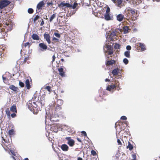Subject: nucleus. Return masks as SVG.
Masks as SVG:
<instances>
[{
    "label": "nucleus",
    "instance_id": "1",
    "mask_svg": "<svg viewBox=\"0 0 160 160\" xmlns=\"http://www.w3.org/2000/svg\"><path fill=\"white\" fill-rule=\"evenodd\" d=\"M78 4L77 3L74 2L73 4L72 5V4H70L69 3H65L64 2H62L60 4H58V6L60 8H62V9L65 8H69L71 9L72 8L73 9L76 8Z\"/></svg>",
    "mask_w": 160,
    "mask_h": 160
},
{
    "label": "nucleus",
    "instance_id": "2",
    "mask_svg": "<svg viewBox=\"0 0 160 160\" xmlns=\"http://www.w3.org/2000/svg\"><path fill=\"white\" fill-rule=\"evenodd\" d=\"M28 108L31 111L33 112V113L35 111H38L37 105L36 104L35 102L32 101V100L29 101L28 102Z\"/></svg>",
    "mask_w": 160,
    "mask_h": 160
},
{
    "label": "nucleus",
    "instance_id": "3",
    "mask_svg": "<svg viewBox=\"0 0 160 160\" xmlns=\"http://www.w3.org/2000/svg\"><path fill=\"white\" fill-rule=\"evenodd\" d=\"M126 11H127L128 12L131 16H132L133 17H136L137 16L136 11L135 9L131 8H127L126 9Z\"/></svg>",
    "mask_w": 160,
    "mask_h": 160
},
{
    "label": "nucleus",
    "instance_id": "4",
    "mask_svg": "<svg viewBox=\"0 0 160 160\" xmlns=\"http://www.w3.org/2000/svg\"><path fill=\"white\" fill-rule=\"evenodd\" d=\"M10 3V2L8 0H3L0 2V8L2 9L6 7Z\"/></svg>",
    "mask_w": 160,
    "mask_h": 160
},
{
    "label": "nucleus",
    "instance_id": "5",
    "mask_svg": "<svg viewBox=\"0 0 160 160\" xmlns=\"http://www.w3.org/2000/svg\"><path fill=\"white\" fill-rule=\"evenodd\" d=\"M44 3L43 1L40 2L37 5L36 11L37 12H39L42 9V7L44 5Z\"/></svg>",
    "mask_w": 160,
    "mask_h": 160
},
{
    "label": "nucleus",
    "instance_id": "6",
    "mask_svg": "<svg viewBox=\"0 0 160 160\" xmlns=\"http://www.w3.org/2000/svg\"><path fill=\"white\" fill-rule=\"evenodd\" d=\"M66 139L68 140L67 143L70 146L72 147L74 145V141L71 139L70 137H67Z\"/></svg>",
    "mask_w": 160,
    "mask_h": 160
},
{
    "label": "nucleus",
    "instance_id": "7",
    "mask_svg": "<svg viewBox=\"0 0 160 160\" xmlns=\"http://www.w3.org/2000/svg\"><path fill=\"white\" fill-rule=\"evenodd\" d=\"M116 16L117 20L119 22L122 21L124 18V15L122 14H116Z\"/></svg>",
    "mask_w": 160,
    "mask_h": 160
},
{
    "label": "nucleus",
    "instance_id": "8",
    "mask_svg": "<svg viewBox=\"0 0 160 160\" xmlns=\"http://www.w3.org/2000/svg\"><path fill=\"white\" fill-rule=\"evenodd\" d=\"M113 16L112 15H110L109 13H106L104 15V18L107 21H109L113 20Z\"/></svg>",
    "mask_w": 160,
    "mask_h": 160
},
{
    "label": "nucleus",
    "instance_id": "9",
    "mask_svg": "<svg viewBox=\"0 0 160 160\" xmlns=\"http://www.w3.org/2000/svg\"><path fill=\"white\" fill-rule=\"evenodd\" d=\"M39 47L40 48L41 50H45L47 49V46L44 43H40L38 45Z\"/></svg>",
    "mask_w": 160,
    "mask_h": 160
},
{
    "label": "nucleus",
    "instance_id": "10",
    "mask_svg": "<svg viewBox=\"0 0 160 160\" xmlns=\"http://www.w3.org/2000/svg\"><path fill=\"white\" fill-rule=\"evenodd\" d=\"M44 38L46 40L48 44H50L51 43L50 35L48 34L45 33L44 34Z\"/></svg>",
    "mask_w": 160,
    "mask_h": 160
},
{
    "label": "nucleus",
    "instance_id": "11",
    "mask_svg": "<svg viewBox=\"0 0 160 160\" xmlns=\"http://www.w3.org/2000/svg\"><path fill=\"white\" fill-rule=\"evenodd\" d=\"M61 148L62 151H67L68 150L69 147L67 145L63 144L61 146Z\"/></svg>",
    "mask_w": 160,
    "mask_h": 160
},
{
    "label": "nucleus",
    "instance_id": "12",
    "mask_svg": "<svg viewBox=\"0 0 160 160\" xmlns=\"http://www.w3.org/2000/svg\"><path fill=\"white\" fill-rule=\"evenodd\" d=\"M116 62L115 60H109L106 62V65L107 66H109L114 64Z\"/></svg>",
    "mask_w": 160,
    "mask_h": 160
},
{
    "label": "nucleus",
    "instance_id": "13",
    "mask_svg": "<svg viewBox=\"0 0 160 160\" xmlns=\"http://www.w3.org/2000/svg\"><path fill=\"white\" fill-rule=\"evenodd\" d=\"M31 37L34 40H38L40 39L39 37L35 33L33 34Z\"/></svg>",
    "mask_w": 160,
    "mask_h": 160
},
{
    "label": "nucleus",
    "instance_id": "14",
    "mask_svg": "<svg viewBox=\"0 0 160 160\" xmlns=\"http://www.w3.org/2000/svg\"><path fill=\"white\" fill-rule=\"evenodd\" d=\"M115 87L116 86L115 85H109L107 87L106 90L110 91H111V90L114 89Z\"/></svg>",
    "mask_w": 160,
    "mask_h": 160
},
{
    "label": "nucleus",
    "instance_id": "15",
    "mask_svg": "<svg viewBox=\"0 0 160 160\" xmlns=\"http://www.w3.org/2000/svg\"><path fill=\"white\" fill-rule=\"evenodd\" d=\"M60 75L62 77L64 76V72H63V69L62 68H59L58 69Z\"/></svg>",
    "mask_w": 160,
    "mask_h": 160
},
{
    "label": "nucleus",
    "instance_id": "16",
    "mask_svg": "<svg viewBox=\"0 0 160 160\" xmlns=\"http://www.w3.org/2000/svg\"><path fill=\"white\" fill-rule=\"evenodd\" d=\"M129 30L128 27V26H124L123 28V33L126 34L128 33V31Z\"/></svg>",
    "mask_w": 160,
    "mask_h": 160
},
{
    "label": "nucleus",
    "instance_id": "17",
    "mask_svg": "<svg viewBox=\"0 0 160 160\" xmlns=\"http://www.w3.org/2000/svg\"><path fill=\"white\" fill-rule=\"evenodd\" d=\"M25 83L26 85V87L28 89H29L31 87L30 85L29 81V79H27L25 82Z\"/></svg>",
    "mask_w": 160,
    "mask_h": 160
},
{
    "label": "nucleus",
    "instance_id": "18",
    "mask_svg": "<svg viewBox=\"0 0 160 160\" xmlns=\"http://www.w3.org/2000/svg\"><path fill=\"white\" fill-rule=\"evenodd\" d=\"M139 47L141 48V50L142 51H144L146 49L145 46L143 43H139Z\"/></svg>",
    "mask_w": 160,
    "mask_h": 160
},
{
    "label": "nucleus",
    "instance_id": "19",
    "mask_svg": "<svg viewBox=\"0 0 160 160\" xmlns=\"http://www.w3.org/2000/svg\"><path fill=\"white\" fill-rule=\"evenodd\" d=\"M10 110L14 112H17L16 107V106L13 105L10 108Z\"/></svg>",
    "mask_w": 160,
    "mask_h": 160
},
{
    "label": "nucleus",
    "instance_id": "20",
    "mask_svg": "<svg viewBox=\"0 0 160 160\" xmlns=\"http://www.w3.org/2000/svg\"><path fill=\"white\" fill-rule=\"evenodd\" d=\"M9 88L14 91H17L18 89V88L15 87L13 85H10L9 87Z\"/></svg>",
    "mask_w": 160,
    "mask_h": 160
},
{
    "label": "nucleus",
    "instance_id": "21",
    "mask_svg": "<svg viewBox=\"0 0 160 160\" xmlns=\"http://www.w3.org/2000/svg\"><path fill=\"white\" fill-rule=\"evenodd\" d=\"M128 145L127 147V148H128L130 150H132L133 148V147L129 142H128Z\"/></svg>",
    "mask_w": 160,
    "mask_h": 160
},
{
    "label": "nucleus",
    "instance_id": "22",
    "mask_svg": "<svg viewBox=\"0 0 160 160\" xmlns=\"http://www.w3.org/2000/svg\"><path fill=\"white\" fill-rule=\"evenodd\" d=\"M130 52L129 51H126L124 53V55L128 58H130Z\"/></svg>",
    "mask_w": 160,
    "mask_h": 160
},
{
    "label": "nucleus",
    "instance_id": "23",
    "mask_svg": "<svg viewBox=\"0 0 160 160\" xmlns=\"http://www.w3.org/2000/svg\"><path fill=\"white\" fill-rule=\"evenodd\" d=\"M57 106H61L63 103V101L62 100L60 99L57 100Z\"/></svg>",
    "mask_w": 160,
    "mask_h": 160
},
{
    "label": "nucleus",
    "instance_id": "24",
    "mask_svg": "<svg viewBox=\"0 0 160 160\" xmlns=\"http://www.w3.org/2000/svg\"><path fill=\"white\" fill-rule=\"evenodd\" d=\"M118 69L115 68L114 69L112 72V73L114 75H118Z\"/></svg>",
    "mask_w": 160,
    "mask_h": 160
},
{
    "label": "nucleus",
    "instance_id": "25",
    "mask_svg": "<svg viewBox=\"0 0 160 160\" xmlns=\"http://www.w3.org/2000/svg\"><path fill=\"white\" fill-rule=\"evenodd\" d=\"M116 35V32L115 31H113L112 32H111L110 34V37L111 38H112L113 37Z\"/></svg>",
    "mask_w": 160,
    "mask_h": 160
},
{
    "label": "nucleus",
    "instance_id": "26",
    "mask_svg": "<svg viewBox=\"0 0 160 160\" xmlns=\"http://www.w3.org/2000/svg\"><path fill=\"white\" fill-rule=\"evenodd\" d=\"M14 130L12 129L9 130L8 131V134L10 136H11L14 134Z\"/></svg>",
    "mask_w": 160,
    "mask_h": 160
},
{
    "label": "nucleus",
    "instance_id": "27",
    "mask_svg": "<svg viewBox=\"0 0 160 160\" xmlns=\"http://www.w3.org/2000/svg\"><path fill=\"white\" fill-rule=\"evenodd\" d=\"M6 112L8 117L10 116V112L9 109L7 108L6 110Z\"/></svg>",
    "mask_w": 160,
    "mask_h": 160
},
{
    "label": "nucleus",
    "instance_id": "28",
    "mask_svg": "<svg viewBox=\"0 0 160 160\" xmlns=\"http://www.w3.org/2000/svg\"><path fill=\"white\" fill-rule=\"evenodd\" d=\"M28 12L29 14H32L33 12V10L32 8H29Z\"/></svg>",
    "mask_w": 160,
    "mask_h": 160
},
{
    "label": "nucleus",
    "instance_id": "29",
    "mask_svg": "<svg viewBox=\"0 0 160 160\" xmlns=\"http://www.w3.org/2000/svg\"><path fill=\"white\" fill-rule=\"evenodd\" d=\"M55 16H56V14H55V13L53 14L51 16V17H50V22H51L52 21L53 19L54 18H55Z\"/></svg>",
    "mask_w": 160,
    "mask_h": 160
},
{
    "label": "nucleus",
    "instance_id": "30",
    "mask_svg": "<svg viewBox=\"0 0 160 160\" xmlns=\"http://www.w3.org/2000/svg\"><path fill=\"white\" fill-rule=\"evenodd\" d=\"M123 62L125 64H127L128 63V60L126 58H125L123 59Z\"/></svg>",
    "mask_w": 160,
    "mask_h": 160
},
{
    "label": "nucleus",
    "instance_id": "31",
    "mask_svg": "<svg viewBox=\"0 0 160 160\" xmlns=\"http://www.w3.org/2000/svg\"><path fill=\"white\" fill-rule=\"evenodd\" d=\"M54 35L57 37L58 38H60L61 37V35L60 34L57 33V32H54Z\"/></svg>",
    "mask_w": 160,
    "mask_h": 160
},
{
    "label": "nucleus",
    "instance_id": "32",
    "mask_svg": "<svg viewBox=\"0 0 160 160\" xmlns=\"http://www.w3.org/2000/svg\"><path fill=\"white\" fill-rule=\"evenodd\" d=\"M36 96H35V95H34V97H33L32 98V99H33V101L35 102V101L37 102L38 101V98H36Z\"/></svg>",
    "mask_w": 160,
    "mask_h": 160
},
{
    "label": "nucleus",
    "instance_id": "33",
    "mask_svg": "<svg viewBox=\"0 0 160 160\" xmlns=\"http://www.w3.org/2000/svg\"><path fill=\"white\" fill-rule=\"evenodd\" d=\"M40 17L38 15H36L33 19V22H35Z\"/></svg>",
    "mask_w": 160,
    "mask_h": 160
},
{
    "label": "nucleus",
    "instance_id": "34",
    "mask_svg": "<svg viewBox=\"0 0 160 160\" xmlns=\"http://www.w3.org/2000/svg\"><path fill=\"white\" fill-rule=\"evenodd\" d=\"M19 85L21 87H23L24 85V83L23 82H22L21 81H19Z\"/></svg>",
    "mask_w": 160,
    "mask_h": 160
},
{
    "label": "nucleus",
    "instance_id": "35",
    "mask_svg": "<svg viewBox=\"0 0 160 160\" xmlns=\"http://www.w3.org/2000/svg\"><path fill=\"white\" fill-rule=\"evenodd\" d=\"M120 46L119 44H116L114 45V48L117 49H119Z\"/></svg>",
    "mask_w": 160,
    "mask_h": 160
},
{
    "label": "nucleus",
    "instance_id": "36",
    "mask_svg": "<svg viewBox=\"0 0 160 160\" xmlns=\"http://www.w3.org/2000/svg\"><path fill=\"white\" fill-rule=\"evenodd\" d=\"M120 119L122 120H126L127 119V118L125 116H122Z\"/></svg>",
    "mask_w": 160,
    "mask_h": 160
},
{
    "label": "nucleus",
    "instance_id": "37",
    "mask_svg": "<svg viewBox=\"0 0 160 160\" xmlns=\"http://www.w3.org/2000/svg\"><path fill=\"white\" fill-rule=\"evenodd\" d=\"M3 31V28H2V24L0 23V33Z\"/></svg>",
    "mask_w": 160,
    "mask_h": 160
},
{
    "label": "nucleus",
    "instance_id": "38",
    "mask_svg": "<svg viewBox=\"0 0 160 160\" xmlns=\"http://www.w3.org/2000/svg\"><path fill=\"white\" fill-rule=\"evenodd\" d=\"M91 153L92 155L93 156H95L96 155V153L95 151L93 150H92L91 151Z\"/></svg>",
    "mask_w": 160,
    "mask_h": 160
},
{
    "label": "nucleus",
    "instance_id": "39",
    "mask_svg": "<svg viewBox=\"0 0 160 160\" xmlns=\"http://www.w3.org/2000/svg\"><path fill=\"white\" fill-rule=\"evenodd\" d=\"M126 49L128 50H130L131 49V47L130 45H128L126 47Z\"/></svg>",
    "mask_w": 160,
    "mask_h": 160
},
{
    "label": "nucleus",
    "instance_id": "40",
    "mask_svg": "<svg viewBox=\"0 0 160 160\" xmlns=\"http://www.w3.org/2000/svg\"><path fill=\"white\" fill-rule=\"evenodd\" d=\"M46 89L49 92H50L51 90V87L48 86H47L46 88Z\"/></svg>",
    "mask_w": 160,
    "mask_h": 160
},
{
    "label": "nucleus",
    "instance_id": "41",
    "mask_svg": "<svg viewBox=\"0 0 160 160\" xmlns=\"http://www.w3.org/2000/svg\"><path fill=\"white\" fill-rule=\"evenodd\" d=\"M24 45L25 47H26L27 46H28V48H29L30 44L29 42H27L25 43Z\"/></svg>",
    "mask_w": 160,
    "mask_h": 160
},
{
    "label": "nucleus",
    "instance_id": "42",
    "mask_svg": "<svg viewBox=\"0 0 160 160\" xmlns=\"http://www.w3.org/2000/svg\"><path fill=\"white\" fill-rule=\"evenodd\" d=\"M2 78L3 82H5L7 81V79L6 78V77H4L3 75L2 76Z\"/></svg>",
    "mask_w": 160,
    "mask_h": 160
},
{
    "label": "nucleus",
    "instance_id": "43",
    "mask_svg": "<svg viewBox=\"0 0 160 160\" xmlns=\"http://www.w3.org/2000/svg\"><path fill=\"white\" fill-rule=\"evenodd\" d=\"M110 11V9L109 7H108L107 8V10L106 11V13H109Z\"/></svg>",
    "mask_w": 160,
    "mask_h": 160
},
{
    "label": "nucleus",
    "instance_id": "44",
    "mask_svg": "<svg viewBox=\"0 0 160 160\" xmlns=\"http://www.w3.org/2000/svg\"><path fill=\"white\" fill-rule=\"evenodd\" d=\"M132 159H136V155L135 154H133L132 155Z\"/></svg>",
    "mask_w": 160,
    "mask_h": 160
},
{
    "label": "nucleus",
    "instance_id": "45",
    "mask_svg": "<svg viewBox=\"0 0 160 160\" xmlns=\"http://www.w3.org/2000/svg\"><path fill=\"white\" fill-rule=\"evenodd\" d=\"M85 136H87V133L86 132L84 131H82L81 132Z\"/></svg>",
    "mask_w": 160,
    "mask_h": 160
},
{
    "label": "nucleus",
    "instance_id": "46",
    "mask_svg": "<svg viewBox=\"0 0 160 160\" xmlns=\"http://www.w3.org/2000/svg\"><path fill=\"white\" fill-rule=\"evenodd\" d=\"M75 11H74L73 10V12H70L69 13V15L70 16H71L73 15L74 13H75Z\"/></svg>",
    "mask_w": 160,
    "mask_h": 160
},
{
    "label": "nucleus",
    "instance_id": "47",
    "mask_svg": "<svg viewBox=\"0 0 160 160\" xmlns=\"http://www.w3.org/2000/svg\"><path fill=\"white\" fill-rule=\"evenodd\" d=\"M11 116L12 118H15L16 117V114L14 113H13L11 115Z\"/></svg>",
    "mask_w": 160,
    "mask_h": 160
},
{
    "label": "nucleus",
    "instance_id": "48",
    "mask_svg": "<svg viewBox=\"0 0 160 160\" xmlns=\"http://www.w3.org/2000/svg\"><path fill=\"white\" fill-rule=\"evenodd\" d=\"M118 5H120L122 2V0H117Z\"/></svg>",
    "mask_w": 160,
    "mask_h": 160
},
{
    "label": "nucleus",
    "instance_id": "49",
    "mask_svg": "<svg viewBox=\"0 0 160 160\" xmlns=\"http://www.w3.org/2000/svg\"><path fill=\"white\" fill-rule=\"evenodd\" d=\"M52 40L53 41L57 42L58 40V39L55 37H53L52 38Z\"/></svg>",
    "mask_w": 160,
    "mask_h": 160
},
{
    "label": "nucleus",
    "instance_id": "50",
    "mask_svg": "<svg viewBox=\"0 0 160 160\" xmlns=\"http://www.w3.org/2000/svg\"><path fill=\"white\" fill-rule=\"evenodd\" d=\"M113 52L111 50H110L108 52V54L109 55H111L113 54Z\"/></svg>",
    "mask_w": 160,
    "mask_h": 160
},
{
    "label": "nucleus",
    "instance_id": "51",
    "mask_svg": "<svg viewBox=\"0 0 160 160\" xmlns=\"http://www.w3.org/2000/svg\"><path fill=\"white\" fill-rule=\"evenodd\" d=\"M117 142L118 143V145H121L122 144L120 140H119V139H118Z\"/></svg>",
    "mask_w": 160,
    "mask_h": 160
},
{
    "label": "nucleus",
    "instance_id": "52",
    "mask_svg": "<svg viewBox=\"0 0 160 160\" xmlns=\"http://www.w3.org/2000/svg\"><path fill=\"white\" fill-rule=\"evenodd\" d=\"M56 58V57L54 55V54L52 56V62H53L55 61V59Z\"/></svg>",
    "mask_w": 160,
    "mask_h": 160
},
{
    "label": "nucleus",
    "instance_id": "53",
    "mask_svg": "<svg viewBox=\"0 0 160 160\" xmlns=\"http://www.w3.org/2000/svg\"><path fill=\"white\" fill-rule=\"evenodd\" d=\"M47 5L48 6L52 5V3L51 2H48L47 3Z\"/></svg>",
    "mask_w": 160,
    "mask_h": 160
},
{
    "label": "nucleus",
    "instance_id": "54",
    "mask_svg": "<svg viewBox=\"0 0 160 160\" xmlns=\"http://www.w3.org/2000/svg\"><path fill=\"white\" fill-rule=\"evenodd\" d=\"M44 24V21L43 20V19H42V21L40 24L41 26H42Z\"/></svg>",
    "mask_w": 160,
    "mask_h": 160
},
{
    "label": "nucleus",
    "instance_id": "55",
    "mask_svg": "<svg viewBox=\"0 0 160 160\" xmlns=\"http://www.w3.org/2000/svg\"><path fill=\"white\" fill-rule=\"evenodd\" d=\"M10 151H11V152L12 153V155H13L14 156H15V154H14V152L12 150H11Z\"/></svg>",
    "mask_w": 160,
    "mask_h": 160
},
{
    "label": "nucleus",
    "instance_id": "56",
    "mask_svg": "<svg viewBox=\"0 0 160 160\" xmlns=\"http://www.w3.org/2000/svg\"><path fill=\"white\" fill-rule=\"evenodd\" d=\"M57 109L61 108V106H57L56 107Z\"/></svg>",
    "mask_w": 160,
    "mask_h": 160
},
{
    "label": "nucleus",
    "instance_id": "57",
    "mask_svg": "<svg viewBox=\"0 0 160 160\" xmlns=\"http://www.w3.org/2000/svg\"><path fill=\"white\" fill-rule=\"evenodd\" d=\"M77 160H82V158L80 157H78V158Z\"/></svg>",
    "mask_w": 160,
    "mask_h": 160
},
{
    "label": "nucleus",
    "instance_id": "58",
    "mask_svg": "<svg viewBox=\"0 0 160 160\" xmlns=\"http://www.w3.org/2000/svg\"><path fill=\"white\" fill-rule=\"evenodd\" d=\"M105 81L106 82H109L110 81V80L109 79H106L105 80Z\"/></svg>",
    "mask_w": 160,
    "mask_h": 160
},
{
    "label": "nucleus",
    "instance_id": "59",
    "mask_svg": "<svg viewBox=\"0 0 160 160\" xmlns=\"http://www.w3.org/2000/svg\"><path fill=\"white\" fill-rule=\"evenodd\" d=\"M77 140H78V141H79V142H81V140H80V139H79V138H77Z\"/></svg>",
    "mask_w": 160,
    "mask_h": 160
},
{
    "label": "nucleus",
    "instance_id": "60",
    "mask_svg": "<svg viewBox=\"0 0 160 160\" xmlns=\"http://www.w3.org/2000/svg\"><path fill=\"white\" fill-rule=\"evenodd\" d=\"M28 59V58H27V57H26L25 58H24V61H26V60Z\"/></svg>",
    "mask_w": 160,
    "mask_h": 160
},
{
    "label": "nucleus",
    "instance_id": "61",
    "mask_svg": "<svg viewBox=\"0 0 160 160\" xmlns=\"http://www.w3.org/2000/svg\"><path fill=\"white\" fill-rule=\"evenodd\" d=\"M109 47H110V46H109V45H107V48H108V49H109Z\"/></svg>",
    "mask_w": 160,
    "mask_h": 160
},
{
    "label": "nucleus",
    "instance_id": "62",
    "mask_svg": "<svg viewBox=\"0 0 160 160\" xmlns=\"http://www.w3.org/2000/svg\"><path fill=\"white\" fill-rule=\"evenodd\" d=\"M24 160H28V158H26L24 159Z\"/></svg>",
    "mask_w": 160,
    "mask_h": 160
},
{
    "label": "nucleus",
    "instance_id": "63",
    "mask_svg": "<svg viewBox=\"0 0 160 160\" xmlns=\"http://www.w3.org/2000/svg\"><path fill=\"white\" fill-rule=\"evenodd\" d=\"M116 0H112V1L114 3L115 2Z\"/></svg>",
    "mask_w": 160,
    "mask_h": 160
},
{
    "label": "nucleus",
    "instance_id": "64",
    "mask_svg": "<svg viewBox=\"0 0 160 160\" xmlns=\"http://www.w3.org/2000/svg\"><path fill=\"white\" fill-rule=\"evenodd\" d=\"M61 60L62 61H64V59H63V58H62V59H61Z\"/></svg>",
    "mask_w": 160,
    "mask_h": 160
}]
</instances>
